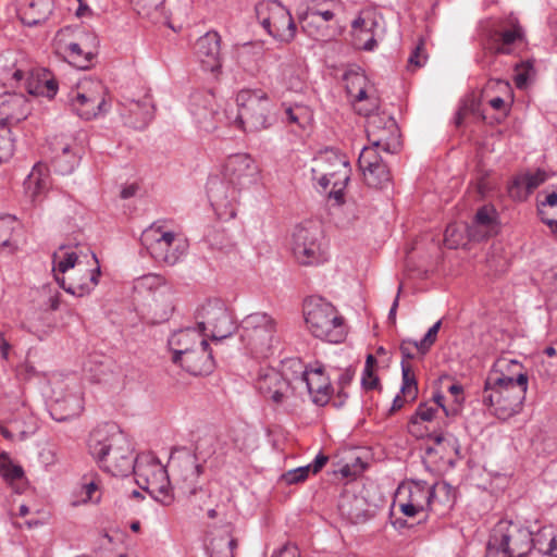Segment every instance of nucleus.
I'll return each mask as SVG.
<instances>
[{"instance_id": "f257e3e1", "label": "nucleus", "mask_w": 557, "mask_h": 557, "mask_svg": "<svg viewBox=\"0 0 557 557\" xmlns=\"http://www.w3.org/2000/svg\"><path fill=\"white\" fill-rule=\"evenodd\" d=\"M222 174L223 180H209L208 197L219 215L234 218L238 190L257 181L258 166L249 154L236 153L227 158Z\"/></svg>"}, {"instance_id": "f03ea898", "label": "nucleus", "mask_w": 557, "mask_h": 557, "mask_svg": "<svg viewBox=\"0 0 557 557\" xmlns=\"http://www.w3.org/2000/svg\"><path fill=\"white\" fill-rule=\"evenodd\" d=\"M89 450L99 466L114 476H126L132 472L133 446L128 436L114 424H104L89 436Z\"/></svg>"}, {"instance_id": "7ed1b4c3", "label": "nucleus", "mask_w": 557, "mask_h": 557, "mask_svg": "<svg viewBox=\"0 0 557 557\" xmlns=\"http://www.w3.org/2000/svg\"><path fill=\"white\" fill-rule=\"evenodd\" d=\"M238 107L234 123L246 133L270 128L275 122L274 102L261 89H243L236 96Z\"/></svg>"}, {"instance_id": "20e7f679", "label": "nucleus", "mask_w": 557, "mask_h": 557, "mask_svg": "<svg viewBox=\"0 0 557 557\" xmlns=\"http://www.w3.org/2000/svg\"><path fill=\"white\" fill-rule=\"evenodd\" d=\"M312 180L318 183L321 191H326L330 185L329 198L337 205L344 201V189L350 177L349 162L345 156L333 149H326L313 159L311 168Z\"/></svg>"}, {"instance_id": "39448f33", "label": "nucleus", "mask_w": 557, "mask_h": 557, "mask_svg": "<svg viewBox=\"0 0 557 557\" xmlns=\"http://www.w3.org/2000/svg\"><path fill=\"white\" fill-rule=\"evenodd\" d=\"M532 552V532L520 522L499 520L493 528L486 557H527Z\"/></svg>"}, {"instance_id": "423d86ee", "label": "nucleus", "mask_w": 557, "mask_h": 557, "mask_svg": "<svg viewBox=\"0 0 557 557\" xmlns=\"http://www.w3.org/2000/svg\"><path fill=\"white\" fill-rule=\"evenodd\" d=\"M502 380L485 383L482 403L498 419L507 420L522 409L528 391V375L519 374L518 382L502 384Z\"/></svg>"}, {"instance_id": "0eeeda50", "label": "nucleus", "mask_w": 557, "mask_h": 557, "mask_svg": "<svg viewBox=\"0 0 557 557\" xmlns=\"http://www.w3.org/2000/svg\"><path fill=\"white\" fill-rule=\"evenodd\" d=\"M140 240L151 258L165 265L176 264L188 248L186 239L181 234L170 230L160 221L148 226L143 232Z\"/></svg>"}, {"instance_id": "6e6552de", "label": "nucleus", "mask_w": 557, "mask_h": 557, "mask_svg": "<svg viewBox=\"0 0 557 557\" xmlns=\"http://www.w3.org/2000/svg\"><path fill=\"white\" fill-rule=\"evenodd\" d=\"M304 313L306 325L314 337L334 344L345 339L344 318L332 304L322 298H311L305 302Z\"/></svg>"}, {"instance_id": "1a4fd4ad", "label": "nucleus", "mask_w": 557, "mask_h": 557, "mask_svg": "<svg viewBox=\"0 0 557 557\" xmlns=\"http://www.w3.org/2000/svg\"><path fill=\"white\" fill-rule=\"evenodd\" d=\"M341 4L334 0L312 2L298 14L304 32L318 41H330L341 36L342 27L336 21Z\"/></svg>"}, {"instance_id": "9d476101", "label": "nucleus", "mask_w": 557, "mask_h": 557, "mask_svg": "<svg viewBox=\"0 0 557 557\" xmlns=\"http://www.w3.org/2000/svg\"><path fill=\"white\" fill-rule=\"evenodd\" d=\"M97 38L88 33L75 32L71 27L60 29L54 37L55 51L70 64L79 70L89 69L95 52Z\"/></svg>"}, {"instance_id": "9b49d317", "label": "nucleus", "mask_w": 557, "mask_h": 557, "mask_svg": "<svg viewBox=\"0 0 557 557\" xmlns=\"http://www.w3.org/2000/svg\"><path fill=\"white\" fill-rule=\"evenodd\" d=\"M256 16L262 28L275 40L289 44L296 37L297 26L289 10L276 0L256 4Z\"/></svg>"}, {"instance_id": "f8f14e48", "label": "nucleus", "mask_w": 557, "mask_h": 557, "mask_svg": "<svg viewBox=\"0 0 557 557\" xmlns=\"http://www.w3.org/2000/svg\"><path fill=\"white\" fill-rule=\"evenodd\" d=\"M276 323L264 312L248 314L242 321V341L256 357H267L276 342Z\"/></svg>"}, {"instance_id": "ddd939ff", "label": "nucleus", "mask_w": 557, "mask_h": 557, "mask_svg": "<svg viewBox=\"0 0 557 557\" xmlns=\"http://www.w3.org/2000/svg\"><path fill=\"white\" fill-rule=\"evenodd\" d=\"M72 110L84 120H91L106 113V87L101 81L84 78L69 94Z\"/></svg>"}, {"instance_id": "4468645a", "label": "nucleus", "mask_w": 557, "mask_h": 557, "mask_svg": "<svg viewBox=\"0 0 557 557\" xmlns=\"http://www.w3.org/2000/svg\"><path fill=\"white\" fill-rule=\"evenodd\" d=\"M197 327L208 339L220 342L230 337L236 330L231 311L219 299L208 300L197 311Z\"/></svg>"}, {"instance_id": "2eb2a0df", "label": "nucleus", "mask_w": 557, "mask_h": 557, "mask_svg": "<svg viewBox=\"0 0 557 557\" xmlns=\"http://www.w3.org/2000/svg\"><path fill=\"white\" fill-rule=\"evenodd\" d=\"M132 472L140 488L170 497V480L166 469L153 454L138 455L133 462Z\"/></svg>"}, {"instance_id": "dca6fc26", "label": "nucleus", "mask_w": 557, "mask_h": 557, "mask_svg": "<svg viewBox=\"0 0 557 557\" xmlns=\"http://www.w3.org/2000/svg\"><path fill=\"white\" fill-rule=\"evenodd\" d=\"M429 444L424 449L423 462L428 468L441 471L455 467L460 455V445L453 434H430Z\"/></svg>"}, {"instance_id": "f3484780", "label": "nucleus", "mask_w": 557, "mask_h": 557, "mask_svg": "<svg viewBox=\"0 0 557 557\" xmlns=\"http://www.w3.org/2000/svg\"><path fill=\"white\" fill-rule=\"evenodd\" d=\"M367 119L366 132L369 147H374L387 153H395L399 148L398 127L395 119L376 111L364 114Z\"/></svg>"}, {"instance_id": "a211bd4d", "label": "nucleus", "mask_w": 557, "mask_h": 557, "mask_svg": "<svg viewBox=\"0 0 557 557\" xmlns=\"http://www.w3.org/2000/svg\"><path fill=\"white\" fill-rule=\"evenodd\" d=\"M434 497V486L424 481H411L398 487L397 499L400 511L414 518L430 509Z\"/></svg>"}, {"instance_id": "6ab92c4d", "label": "nucleus", "mask_w": 557, "mask_h": 557, "mask_svg": "<svg viewBox=\"0 0 557 557\" xmlns=\"http://www.w3.org/2000/svg\"><path fill=\"white\" fill-rule=\"evenodd\" d=\"M321 232L317 226L298 225L293 233L292 250L295 259L304 265L318 264L324 260L319 242Z\"/></svg>"}, {"instance_id": "aec40b11", "label": "nucleus", "mask_w": 557, "mask_h": 557, "mask_svg": "<svg viewBox=\"0 0 557 557\" xmlns=\"http://www.w3.org/2000/svg\"><path fill=\"white\" fill-rule=\"evenodd\" d=\"M348 96L354 99L355 109L359 114H369L380 108V98L364 73L349 71L344 75Z\"/></svg>"}, {"instance_id": "412c9836", "label": "nucleus", "mask_w": 557, "mask_h": 557, "mask_svg": "<svg viewBox=\"0 0 557 557\" xmlns=\"http://www.w3.org/2000/svg\"><path fill=\"white\" fill-rule=\"evenodd\" d=\"M367 185L384 188L391 182V173L383 161L380 150L374 147H363L358 159Z\"/></svg>"}, {"instance_id": "4be33fe9", "label": "nucleus", "mask_w": 557, "mask_h": 557, "mask_svg": "<svg viewBox=\"0 0 557 557\" xmlns=\"http://www.w3.org/2000/svg\"><path fill=\"white\" fill-rule=\"evenodd\" d=\"M120 115L126 125L136 129L145 128L154 115L151 97L148 94L139 99L124 96L120 102Z\"/></svg>"}, {"instance_id": "5701e85b", "label": "nucleus", "mask_w": 557, "mask_h": 557, "mask_svg": "<svg viewBox=\"0 0 557 557\" xmlns=\"http://www.w3.org/2000/svg\"><path fill=\"white\" fill-rule=\"evenodd\" d=\"M257 389L265 398L276 405L284 404L296 393L285 376L274 369L265 370L257 380Z\"/></svg>"}, {"instance_id": "b1692460", "label": "nucleus", "mask_w": 557, "mask_h": 557, "mask_svg": "<svg viewBox=\"0 0 557 557\" xmlns=\"http://www.w3.org/2000/svg\"><path fill=\"white\" fill-rule=\"evenodd\" d=\"M525 45V32L517 21L510 27L495 32L488 41V48L495 54H515Z\"/></svg>"}, {"instance_id": "393cba45", "label": "nucleus", "mask_w": 557, "mask_h": 557, "mask_svg": "<svg viewBox=\"0 0 557 557\" xmlns=\"http://www.w3.org/2000/svg\"><path fill=\"white\" fill-rule=\"evenodd\" d=\"M499 232L498 213L491 205L480 207L471 223L467 226L470 240L482 242Z\"/></svg>"}, {"instance_id": "a878e982", "label": "nucleus", "mask_w": 557, "mask_h": 557, "mask_svg": "<svg viewBox=\"0 0 557 557\" xmlns=\"http://www.w3.org/2000/svg\"><path fill=\"white\" fill-rule=\"evenodd\" d=\"M305 392L318 406H325L330 401L333 388L322 366L310 368L309 374L305 377V382L296 395H302Z\"/></svg>"}, {"instance_id": "bb28decb", "label": "nucleus", "mask_w": 557, "mask_h": 557, "mask_svg": "<svg viewBox=\"0 0 557 557\" xmlns=\"http://www.w3.org/2000/svg\"><path fill=\"white\" fill-rule=\"evenodd\" d=\"M438 406L430 403H421L410 417L407 430L416 438H424L437 433L435 426L440 418Z\"/></svg>"}, {"instance_id": "cd10ccee", "label": "nucleus", "mask_w": 557, "mask_h": 557, "mask_svg": "<svg viewBox=\"0 0 557 557\" xmlns=\"http://www.w3.org/2000/svg\"><path fill=\"white\" fill-rule=\"evenodd\" d=\"M173 362L191 375L210 374L214 369V359L209 348V343L197 346Z\"/></svg>"}, {"instance_id": "c85d7f7f", "label": "nucleus", "mask_w": 557, "mask_h": 557, "mask_svg": "<svg viewBox=\"0 0 557 557\" xmlns=\"http://www.w3.org/2000/svg\"><path fill=\"white\" fill-rule=\"evenodd\" d=\"M220 35L214 32H208L196 42V54L203 70L215 72L222 66L220 53Z\"/></svg>"}, {"instance_id": "c756f323", "label": "nucleus", "mask_w": 557, "mask_h": 557, "mask_svg": "<svg viewBox=\"0 0 557 557\" xmlns=\"http://www.w3.org/2000/svg\"><path fill=\"white\" fill-rule=\"evenodd\" d=\"M207 343L208 339L198 327H186L174 332L168 341V345L173 352L172 361L181 358V356H184L197 346L207 345Z\"/></svg>"}, {"instance_id": "7c9ffc66", "label": "nucleus", "mask_w": 557, "mask_h": 557, "mask_svg": "<svg viewBox=\"0 0 557 557\" xmlns=\"http://www.w3.org/2000/svg\"><path fill=\"white\" fill-rule=\"evenodd\" d=\"M29 106L23 95H0V124L20 122L28 115Z\"/></svg>"}, {"instance_id": "2f4dec72", "label": "nucleus", "mask_w": 557, "mask_h": 557, "mask_svg": "<svg viewBox=\"0 0 557 557\" xmlns=\"http://www.w3.org/2000/svg\"><path fill=\"white\" fill-rule=\"evenodd\" d=\"M376 27L377 22L371 14L358 16L351 24L355 45L366 51H372L376 47L374 34Z\"/></svg>"}, {"instance_id": "473e14b6", "label": "nucleus", "mask_w": 557, "mask_h": 557, "mask_svg": "<svg viewBox=\"0 0 557 557\" xmlns=\"http://www.w3.org/2000/svg\"><path fill=\"white\" fill-rule=\"evenodd\" d=\"M51 150L54 153L51 161L54 171L62 175L72 173L78 163V156L71 144L64 141L63 138H55L51 143Z\"/></svg>"}, {"instance_id": "72a5a7b5", "label": "nucleus", "mask_w": 557, "mask_h": 557, "mask_svg": "<svg viewBox=\"0 0 557 557\" xmlns=\"http://www.w3.org/2000/svg\"><path fill=\"white\" fill-rule=\"evenodd\" d=\"M92 259L96 263V267L88 271V280L85 282H81L77 278H71L70 283H66L63 276H59L57 273L54 274L55 281L59 286L64 289L66 293L75 296V297H84L89 295L95 287L99 283L100 276V267L98 264V259L95 253H92Z\"/></svg>"}, {"instance_id": "f704fd0d", "label": "nucleus", "mask_w": 557, "mask_h": 557, "mask_svg": "<svg viewBox=\"0 0 557 557\" xmlns=\"http://www.w3.org/2000/svg\"><path fill=\"white\" fill-rule=\"evenodd\" d=\"M52 10V0H28L18 9V16L24 25L33 27L46 22Z\"/></svg>"}, {"instance_id": "c9c22d12", "label": "nucleus", "mask_w": 557, "mask_h": 557, "mask_svg": "<svg viewBox=\"0 0 557 557\" xmlns=\"http://www.w3.org/2000/svg\"><path fill=\"white\" fill-rule=\"evenodd\" d=\"M50 186L49 169L44 163H36L26 180L24 181V188L26 195L33 202L39 200Z\"/></svg>"}, {"instance_id": "e433bc0d", "label": "nucleus", "mask_w": 557, "mask_h": 557, "mask_svg": "<svg viewBox=\"0 0 557 557\" xmlns=\"http://www.w3.org/2000/svg\"><path fill=\"white\" fill-rule=\"evenodd\" d=\"M212 101V95L201 92H196L190 98V112L196 122L206 131H211L215 127L212 122L215 113Z\"/></svg>"}, {"instance_id": "4c0bfd02", "label": "nucleus", "mask_w": 557, "mask_h": 557, "mask_svg": "<svg viewBox=\"0 0 557 557\" xmlns=\"http://www.w3.org/2000/svg\"><path fill=\"white\" fill-rule=\"evenodd\" d=\"M519 374H525L523 372V366L519 361L499 358L488 372L485 383L491 384L494 380H502V384H509V381L517 383Z\"/></svg>"}, {"instance_id": "58836bf2", "label": "nucleus", "mask_w": 557, "mask_h": 557, "mask_svg": "<svg viewBox=\"0 0 557 557\" xmlns=\"http://www.w3.org/2000/svg\"><path fill=\"white\" fill-rule=\"evenodd\" d=\"M30 74V66L24 58L17 59L14 53L0 55V77L10 83H18Z\"/></svg>"}, {"instance_id": "ea45409f", "label": "nucleus", "mask_w": 557, "mask_h": 557, "mask_svg": "<svg viewBox=\"0 0 557 557\" xmlns=\"http://www.w3.org/2000/svg\"><path fill=\"white\" fill-rule=\"evenodd\" d=\"M84 409L79 393L70 394L63 399H57L51 409V416L57 421H66L81 414Z\"/></svg>"}, {"instance_id": "a19ab883", "label": "nucleus", "mask_w": 557, "mask_h": 557, "mask_svg": "<svg viewBox=\"0 0 557 557\" xmlns=\"http://www.w3.org/2000/svg\"><path fill=\"white\" fill-rule=\"evenodd\" d=\"M546 181L544 171L537 170L534 173H527L513 180L509 191L512 197L523 198Z\"/></svg>"}, {"instance_id": "79ce46f5", "label": "nucleus", "mask_w": 557, "mask_h": 557, "mask_svg": "<svg viewBox=\"0 0 557 557\" xmlns=\"http://www.w3.org/2000/svg\"><path fill=\"white\" fill-rule=\"evenodd\" d=\"M310 368L304 364L299 358H289L283 361L282 374L287 379L293 387V391L297 394L301 384L305 382V377L309 374Z\"/></svg>"}, {"instance_id": "37998d69", "label": "nucleus", "mask_w": 557, "mask_h": 557, "mask_svg": "<svg viewBox=\"0 0 557 557\" xmlns=\"http://www.w3.org/2000/svg\"><path fill=\"white\" fill-rule=\"evenodd\" d=\"M532 549L545 557H557V536L550 528L541 529L532 535Z\"/></svg>"}, {"instance_id": "c03bdc74", "label": "nucleus", "mask_w": 557, "mask_h": 557, "mask_svg": "<svg viewBox=\"0 0 557 557\" xmlns=\"http://www.w3.org/2000/svg\"><path fill=\"white\" fill-rule=\"evenodd\" d=\"M33 73L25 78L26 89L30 95L45 96L52 99L58 92V83L54 78L49 77L47 73L42 74L37 81H33Z\"/></svg>"}, {"instance_id": "a18cd8bd", "label": "nucleus", "mask_w": 557, "mask_h": 557, "mask_svg": "<svg viewBox=\"0 0 557 557\" xmlns=\"http://www.w3.org/2000/svg\"><path fill=\"white\" fill-rule=\"evenodd\" d=\"M18 226L17 220L12 215L0 218V247L16 250L17 244L14 239V233Z\"/></svg>"}, {"instance_id": "49530a36", "label": "nucleus", "mask_w": 557, "mask_h": 557, "mask_svg": "<svg viewBox=\"0 0 557 557\" xmlns=\"http://www.w3.org/2000/svg\"><path fill=\"white\" fill-rule=\"evenodd\" d=\"M286 121L305 129L312 121V111L304 104H295L285 109Z\"/></svg>"}, {"instance_id": "de8ad7c7", "label": "nucleus", "mask_w": 557, "mask_h": 557, "mask_svg": "<svg viewBox=\"0 0 557 557\" xmlns=\"http://www.w3.org/2000/svg\"><path fill=\"white\" fill-rule=\"evenodd\" d=\"M401 387L400 393L408 399H416L418 396V384L414 372L408 361L401 360Z\"/></svg>"}, {"instance_id": "09e8293b", "label": "nucleus", "mask_w": 557, "mask_h": 557, "mask_svg": "<svg viewBox=\"0 0 557 557\" xmlns=\"http://www.w3.org/2000/svg\"><path fill=\"white\" fill-rule=\"evenodd\" d=\"M165 0H136L138 14L159 22L163 15V3Z\"/></svg>"}, {"instance_id": "8fccbe9b", "label": "nucleus", "mask_w": 557, "mask_h": 557, "mask_svg": "<svg viewBox=\"0 0 557 557\" xmlns=\"http://www.w3.org/2000/svg\"><path fill=\"white\" fill-rule=\"evenodd\" d=\"M237 541L233 537L214 539L210 543V557H234Z\"/></svg>"}, {"instance_id": "3c124183", "label": "nucleus", "mask_w": 557, "mask_h": 557, "mask_svg": "<svg viewBox=\"0 0 557 557\" xmlns=\"http://www.w3.org/2000/svg\"><path fill=\"white\" fill-rule=\"evenodd\" d=\"M282 79L286 87L290 90L298 91L304 86V72L292 65H285L282 70Z\"/></svg>"}, {"instance_id": "603ef678", "label": "nucleus", "mask_w": 557, "mask_h": 557, "mask_svg": "<svg viewBox=\"0 0 557 557\" xmlns=\"http://www.w3.org/2000/svg\"><path fill=\"white\" fill-rule=\"evenodd\" d=\"M14 152V138L5 124H0V164L8 161Z\"/></svg>"}, {"instance_id": "864d4df0", "label": "nucleus", "mask_w": 557, "mask_h": 557, "mask_svg": "<svg viewBox=\"0 0 557 557\" xmlns=\"http://www.w3.org/2000/svg\"><path fill=\"white\" fill-rule=\"evenodd\" d=\"M83 483L77 496V499L73 500V506H79L89 502L98 503L100 496L95 497V493L98 491V484L94 480L87 481L86 476L83 479Z\"/></svg>"}, {"instance_id": "5fc2aeb1", "label": "nucleus", "mask_w": 557, "mask_h": 557, "mask_svg": "<svg viewBox=\"0 0 557 557\" xmlns=\"http://www.w3.org/2000/svg\"><path fill=\"white\" fill-rule=\"evenodd\" d=\"M232 444L239 451L246 450L250 446V432L247 426H233L228 431Z\"/></svg>"}, {"instance_id": "6e6d98bb", "label": "nucleus", "mask_w": 557, "mask_h": 557, "mask_svg": "<svg viewBox=\"0 0 557 557\" xmlns=\"http://www.w3.org/2000/svg\"><path fill=\"white\" fill-rule=\"evenodd\" d=\"M0 433L8 440H24L30 434V430L28 428L17 425V420H9L8 425H0Z\"/></svg>"}, {"instance_id": "4d7b16f0", "label": "nucleus", "mask_w": 557, "mask_h": 557, "mask_svg": "<svg viewBox=\"0 0 557 557\" xmlns=\"http://www.w3.org/2000/svg\"><path fill=\"white\" fill-rule=\"evenodd\" d=\"M160 287L168 288L163 276L150 273L137 280L136 288L140 290L153 292Z\"/></svg>"}, {"instance_id": "13d9d810", "label": "nucleus", "mask_w": 557, "mask_h": 557, "mask_svg": "<svg viewBox=\"0 0 557 557\" xmlns=\"http://www.w3.org/2000/svg\"><path fill=\"white\" fill-rule=\"evenodd\" d=\"M441 325H442V321L438 320L429 329V331L426 332L424 337L419 341V354L421 356L425 355L431 349V347L434 345L437 334H438V331L441 329Z\"/></svg>"}, {"instance_id": "bf43d9fd", "label": "nucleus", "mask_w": 557, "mask_h": 557, "mask_svg": "<svg viewBox=\"0 0 557 557\" xmlns=\"http://www.w3.org/2000/svg\"><path fill=\"white\" fill-rule=\"evenodd\" d=\"M59 256L55 252L53 255V271L59 272L61 274H64L70 269H73L75 264L77 263V255L75 252H66L63 258L58 260Z\"/></svg>"}, {"instance_id": "052dcab7", "label": "nucleus", "mask_w": 557, "mask_h": 557, "mask_svg": "<svg viewBox=\"0 0 557 557\" xmlns=\"http://www.w3.org/2000/svg\"><path fill=\"white\" fill-rule=\"evenodd\" d=\"M24 471L21 466L11 461L0 462V475L8 482H14L22 479Z\"/></svg>"}, {"instance_id": "680f3d73", "label": "nucleus", "mask_w": 557, "mask_h": 557, "mask_svg": "<svg viewBox=\"0 0 557 557\" xmlns=\"http://www.w3.org/2000/svg\"><path fill=\"white\" fill-rule=\"evenodd\" d=\"M426 53L424 48V40L420 39L408 59V66L410 69H418L425 64L426 62Z\"/></svg>"}, {"instance_id": "e2e57ef3", "label": "nucleus", "mask_w": 557, "mask_h": 557, "mask_svg": "<svg viewBox=\"0 0 557 557\" xmlns=\"http://www.w3.org/2000/svg\"><path fill=\"white\" fill-rule=\"evenodd\" d=\"M516 85L518 88H522L527 85L528 81L530 79L531 73L534 72L533 62L530 60L521 62L516 66Z\"/></svg>"}, {"instance_id": "0e129e2a", "label": "nucleus", "mask_w": 557, "mask_h": 557, "mask_svg": "<svg viewBox=\"0 0 557 557\" xmlns=\"http://www.w3.org/2000/svg\"><path fill=\"white\" fill-rule=\"evenodd\" d=\"M309 472H311L310 467H308V466L298 467V468L289 470L285 474H283V480L287 484H296V483L305 481L308 478Z\"/></svg>"}, {"instance_id": "69168bd1", "label": "nucleus", "mask_w": 557, "mask_h": 557, "mask_svg": "<svg viewBox=\"0 0 557 557\" xmlns=\"http://www.w3.org/2000/svg\"><path fill=\"white\" fill-rule=\"evenodd\" d=\"M399 350L404 361L416 357L414 350L419 352V341L404 339L400 343Z\"/></svg>"}, {"instance_id": "338daca9", "label": "nucleus", "mask_w": 557, "mask_h": 557, "mask_svg": "<svg viewBox=\"0 0 557 557\" xmlns=\"http://www.w3.org/2000/svg\"><path fill=\"white\" fill-rule=\"evenodd\" d=\"M361 384L366 389H374L379 386V377L373 369H363Z\"/></svg>"}, {"instance_id": "774afa93", "label": "nucleus", "mask_w": 557, "mask_h": 557, "mask_svg": "<svg viewBox=\"0 0 557 557\" xmlns=\"http://www.w3.org/2000/svg\"><path fill=\"white\" fill-rule=\"evenodd\" d=\"M444 400H445V397L437 393L433 396V399L432 401H429L431 405H437L438 406V413L445 416V417H451V416H455L457 414L458 412V409L457 408H454V409H448L445 405H444Z\"/></svg>"}]
</instances>
